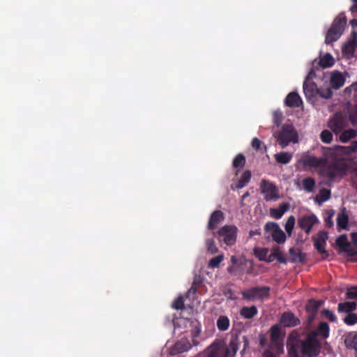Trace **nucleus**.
<instances>
[{
	"instance_id": "obj_13",
	"label": "nucleus",
	"mask_w": 357,
	"mask_h": 357,
	"mask_svg": "<svg viewBox=\"0 0 357 357\" xmlns=\"http://www.w3.org/2000/svg\"><path fill=\"white\" fill-rule=\"evenodd\" d=\"M328 125L334 132L338 133L345 128L346 119L341 114L336 113L329 121Z\"/></svg>"
},
{
	"instance_id": "obj_2",
	"label": "nucleus",
	"mask_w": 357,
	"mask_h": 357,
	"mask_svg": "<svg viewBox=\"0 0 357 357\" xmlns=\"http://www.w3.org/2000/svg\"><path fill=\"white\" fill-rule=\"evenodd\" d=\"M317 333L312 332L307 335L305 340L301 341V353L309 357H317L321 350V344L317 338Z\"/></svg>"
},
{
	"instance_id": "obj_3",
	"label": "nucleus",
	"mask_w": 357,
	"mask_h": 357,
	"mask_svg": "<svg viewBox=\"0 0 357 357\" xmlns=\"http://www.w3.org/2000/svg\"><path fill=\"white\" fill-rule=\"evenodd\" d=\"M218 344V357H235L241 341L238 335H232L228 345L223 349L220 340H216L211 344Z\"/></svg>"
},
{
	"instance_id": "obj_23",
	"label": "nucleus",
	"mask_w": 357,
	"mask_h": 357,
	"mask_svg": "<svg viewBox=\"0 0 357 357\" xmlns=\"http://www.w3.org/2000/svg\"><path fill=\"white\" fill-rule=\"evenodd\" d=\"M289 204L282 203L277 208H271V215L275 219H280L284 213L289 208Z\"/></svg>"
},
{
	"instance_id": "obj_53",
	"label": "nucleus",
	"mask_w": 357,
	"mask_h": 357,
	"mask_svg": "<svg viewBox=\"0 0 357 357\" xmlns=\"http://www.w3.org/2000/svg\"><path fill=\"white\" fill-rule=\"evenodd\" d=\"M280 228L279 225L273 222H268L265 225L264 229L267 232H271L272 234L275 233V231H277Z\"/></svg>"
},
{
	"instance_id": "obj_19",
	"label": "nucleus",
	"mask_w": 357,
	"mask_h": 357,
	"mask_svg": "<svg viewBox=\"0 0 357 357\" xmlns=\"http://www.w3.org/2000/svg\"><path fill=\"white\" fill-rule=\"evenodd\" d=\"M345 82V79L340 72H335L332 74L331 77V86L335 89H339L342 87Z\"/></svg>"
},
{
	"instance_id": "obj_64",
	"label": "nucleus",
	"mask_w": 357,
	"mask_h": 357,
	"mask_svg": "<svg viewBox=\"0 0 357 357\" xmlns=\"http://www.w3.org/2000/svg\"><path fill=\"white\" fill-rule=\"evenodd\" d=\"M351 239L354 244L357 245V233H353L351 234Z\"/></svg>"
},
{
	"instance_id": "obj_12",
	"label": "nucleus",
	"mask_w": 357,
	"mask_h": 357,
	"mask_svg": "<svg viewBox=\"0 0 357 357\" xmlns=\"http://www.w3.org/2000/svg\"><path fill=\"white\" fill-rule=\"evenodd\" d=\"M192 346L194 345L188 338H181L174 344L173 347L171 349L170 354L172 356L182 354L183 352L188 351L192 348Z\"/></svg>"
},
{
	"instance_id": "obj_18",
	"label": "nucleus",
	"mask_w": 357,
	"mask_h": 357,
	"mask_svg": "<svg viewBox=\"0 0 357 357\" xmlns=\"http://www.w3.org/2000/svg\"><path fill=\"white\" fill-rule=\"evenodd\" d=\"M318 87L317 84L312 82H305L303 83V92L306 98H314L317 96Z\"/></svg>"
},
{
	"instance_id": "obj_52",
	"label": "nucleus",
	"mask_w": 357,
	"mask_h": 357,
	"mask_svg": "<svg viewBox=\"0 0 357 357\" xmlns=\"http://www.w3.org/2000/svg\"><path fill=\"white\" fill-rule=\"evenodd\" d=\"M320 137L321 141L325 143H330L333 139V135L328 130H323L321 133Z\"/></svg>"
},
{
	"instance_id": "obj_55",
	"label": "nucleus",
	"mask_w": 357,
	"mask_h": 357,
	"mask_svg": "<svg viewBox=\"0 0 357 357\" xmlns=\"http://www.w3.org/2000/svg\"><path fill=\"white\" fill-rule=\"evenodd\" d=\"M322 314L331 322H335L337 319L335 314L329 310H324Z\"/></svg>"
},
{
	"instance_id": "obj_30",
	"label": "nucleus",
	"mask_w": 357,
	"mask_h": 357,
	"mask_svg": "<svg viewBox=\"0 0 357 357\" xmlns=\"http://www.w3.org/2000/svg\"><path fill=\"white\" fill-rule=\"evenodd\" d=\"M271 343L276 342L278 341L283 340V337H281L280 328L279 325H273L271 329Z\"/></svg>"
},
{
	"instance_id": "obj_48",
	"label": "nucleus",
	"mask_w": 357,
	"mask_h": 357,
	"mask_svg": "<svg viewBox=\"0 0 357 357\" xmlns=\"http://www.w3.org/2000/svg\"><path fill=\"white\" fill-rule=\"evenodd\" d=\"M344 322L348 326H353L357 323V314L351 312L344 319Z\"/></svg>"
},
{
	"instance_id": "obj_4",
	"label": "nucleus",
	"mask_w": 357,
	"mask_h": 357,
	"mask_svg": "<svg viewBox=\"0 0 357 357\" xmlns=\"http://www.w3.org/2000/svg\"><path fill=\"white\" fill-rule=\"evenodd\" d=\"M346 24L347 18L345 16L335 18L331 28L326 33L325 43L326 44H331L336 41L342 34Z\"/></svg>"
},
{
	"instance_id": "obj_24",
	"label": "nucleus",
	"mask_w": 357,
	"mask_h": 357,
	"mask_svg": "<svg viewBox=\"0 0 357 357\" xmlns=\"http://www.w3.org/2000/svg\"><path fill=\"white\" fill-rule=\"evenodd\" d=\"M356 303L354 302H343L340 303L337 306V311L339 313H351L356 310Z\"/></svg>"
},
{
	"instance_id": "obj_63",
	"label": "nucleus",
	"mask_w": 357,
	"mask_h": 357,
	"mask_svg": "<svg viewBox=\"0 0 357 357\" xmlns=\"http://www.w3.org/2000/svg\"><path fill=\"white\" fill-rule=\"evenodd\" d=\"M260 234H261L260 229L251 230L249 232L250 236H254L260 235Z\"/></svg>"
},
{
	"instance_id": "obj_17",
	"label": "nucleus",
	"mask_w": 357,
	"mask_h": 357,
	"mask_svg": "<svg viewBox=\"0 0 357 357\" xmlns=\"http://www.w3.org/2000/svg\"><path fill=\"white\" fill-rule=\"evenodd\" d=\"M302 102L301 97L296 92L289 93L284 100V104L289 107H298Z\"/></svg>"
},
{
	"instance_id": "obj_59",
	"label": "nucleus",
	"mask_w": 357,
	"mask_h": 357,
	"mask_svg": "<svg viewBox=\"0 0 357 357\" xmlns=\"http://www.w3.org/2000/svg\"><path fill=\"white\" fill-rule=\"evenodd\" d=\"M197 291V288L195 286V283L192 284L191 287L188 289L186 293V297L189 298L191 295L195 296Z\"/></svg>"
},
{
	"instance_id": "obj_29",
	"label": "nucleus",
	"mask_w": 357,
	"mask_h": 357,
	"mask_svg": "<svg viewBox=\"0 0 357 357\" xmlns=\"http://www.w3.org/2000/svg\"><path fill=\"white\" fill-rule=\"evenodd\" d=\"M354 38L346 43L343 47V52L347 54H353L357 47L356 33H352Z\"/></svg>"
},
{
	"instance_id": "obj_49",
	"label": "nucleus",
	"mask_w": 357,
	"mask_h": 357,
	"mask_svg": "<svg viewBox=\"0 0 357 357\" xmlns=\"http://www.w3.org/2000/svg\"><path fill=\"white\" fill-rule=\"evenodd\" d=\"M298 347L296 343H291L287 345L289 357H299Z\"/></svg>"
},
{
	"instance_id": "obj_45",
	"label": "nucleus",
	"mask_w": 357,
	"mask_h": 357,
	"mask_svg": "<svg viewBox=\"0 0 357 357\" xmlns=\"http://www.w3.org/2000/svg\"><path fill=\"white\" fill-rule=\"evenodd\" d=\"M224 259L223 255H220L216 257H213L209 260L208 262V267L211 268H218L220 265V264L222 262V261Z\"/></svg>"
},
{
	"instance_id": "obj_14",
	"label": "nucleus",
	"mask_w": 357,
	"mask_h": 357,
	"mask_svg": "<svg viewBox=\"0 0 357 357\" xmlns=\"http://www.w3.org/2000/svg\"><path fill=\"white\" fill-rule=\"evenodd\" d=\"M225 219L224 213L220 211L216 210L213 211L209 218L208 223V229L209 230H213L216 229L220 223H221Z\"/></svg>"
},
{
	"instance_id": "obj_7",
	"label": "nucleus",
	"mask_w": 357,
	"mask_h": 357,
	"mask_svg": "<svg viewBox=\"0 0 357 357\" xmlns=\"http://www.w3.org/2000/svg\"><path fill=\"white\" fill-rule=\"evenodd\" d=\"M231 265L227 268L228 272L233 275H242L245 273L244 267L247 268L246 273L251 274L252 271V261L245 260L238 263L235 256L231 257Z\"/></svg>"
},
{
	"instance_id": "obj_31",
	"label": "nucleus",
	"mask_w": 357,
	"mask_h": 357,
	"mask_svg": "<svg viewBox=\"0 0 357 357\" xmlns=\"http://www.w3.org/2000/svg\"><path fill=\"white\" fill-rule=\"evenodd\" d=\"M334 64V59L329 53L326 54L319 61V65L323 68H330Z\"/></svg>"
},
{
	"instance_id": "obj_37",
	"label": "nucleus",
	"mask_w": 357,
	"mask_h": 357,
	"mask_svg": "<svg viewBox=\"0 0 357 357\" xmlns=\"http://www.w3.org/2000/svg\"><path fill=\"white\" fill-rule=\"evenodd\" d=\"M321 303H322L320 301L311 299L307 304L306 309L308 312L316 313L318 311L319 308L321 307Z\"/></svg>"
},
{
	"instance_id": "obj_54",
	"label": "nucleus",
	"mask_w": 357,
	"mask_h": 357,
	"mask_svg": "<svg viewBox=\"0 0 357 357\" xmlns=\"http://www.w3.org/2000/svg\"><path fill=\"white\" fill-rule=\"evenodd\" d=\"M315 248L320 254H326L328 256V253L325 249L326 243H322V242L317 241L314 240V244Z\"/></svg>"
},
{
	"instance_id": "obj_58",
	"label": "nucleus",
	"mask_w": 357,
	"mask_h": 357,
	"mask_svg": "<svg viewBox=\"0 0 357 357\" xmlns=\"http://www.w3.org/2000/svg\"><path fill=\"white\" fill-rule=\"evenodd\" d=\"M347 149H348L349 153L357 152V139L356 141L352 142L350 146L347 147Z\"/></svg>"
},
{
	"instance_id": "obj_39",
	"label": "nucleus",
	"mask_w": 357,
	"mask_h": 357,
	"mask_svg": "<svg viewBox=\"0 0 357 357\" xmlns=\"http://www.w3.org/2000/svg\"><path fill=\"white\" fill-rule=\"evenodd\" d=\"M271 236L273 241L279 244L284 243L286 241V235L280 228L275 231V233L272 234Z\"/></svg>"
},
{
	"instance_id": "obj_57",
	"label": "nucleus",
	"mask_w": 357,
	"mask_h": 357,
	"mask_svg": "<svg viewBox=\"0 0 357 357\" xmlns=\"http://www.w3.org/2000/svg\"><path fill=\"white\" fill-rule=\"evenodd\" d=\"M328 238V234L324 231H319L317 238L315 239L317 241L322 242V243L326 244V240Z\"/></svg>"
},
{
	"instance_id": "obj_11",
	"label": "nucleus",
	"mask_w": 357,
	"mask_h": 357,
	"mask_svg": "<svg viewBox=\"0 0 357 357\" xmlns=\"http://www.w3.org/2000/svg\"><path fill=\"white\" fill-rule=\"evenodd\" d=\"M345 92L352 96L357 102V82L352 84L345 89ZM349 119L352 125L357 124V105L353 107L349 112Z\"/></svg>"
},
{
	"instance_id": "obj_28",
	"label": "nucleus",
	"mask_w": 357,
	"mask_h": 357,
	"mask_svg": "<svg viewBox=\"0 0 357 357\" xmlns=\"http://www.w3.org/2000/svg\"><path fill=\"white\" fill-rule=\"evenodd\" d=\"M293 157L292 153L289 152H280L275 155V159L277 162L282 165H287L290 162Z\"/></svg>"
},
{
	"instance_id": "obj_40",
	"label": "nucleus",
	"mask_w": 357,
	"mask_h": 357,
	"mask_svg": "<svg viewBox=\"0 0 357 357\" xmlns=\"http://www.w3.org/2000/svg\"><path fill=\"white\" fill-rule=\"evenodd\" d=\"M295 220H295L294 216L291 215L288 218V219L285 223L284 229H285L287 234L289 235V236H291L292 231L294 229V225H295Z\"/></svg>"
},
{
	"instance_id": "obj_42",
	"label": "nucleus",
	"mask_w": 357,
	"mask_h": 357,
	"mask_svg": "<svg viewBox=\"0 0 357 357\" xmlns=\"http://www.w3.org/2000/svg\"><path fill=\"white\" fill-rule=\"evenodd\" d=\"M201 326H195L191 331V334L192 337V343L194 346H197L199 344V342L196 340L200 335L201 333Z\"/></svg>"
},
{
	"instance_id": "obj_21",
	"label": "nucleus",
	"mask_w": 357,
	"mask_h": 357,
	"mask_svg": "<svg viewBox=\"0 0 357 357\" xmlns=\"http://www.w3.org/2000/svg\"><path fill=\"white\" fill-rule=\"evenodd\" d=\"M289 255L291 261L293 263L301 262L303 263L305 260V254L303 253L298 248H291L289 249Z\"/></svg>"
},
{
	"instance_id": "obj_41",
	"label": "nucleus",
	"mask_w": 357,
	"mask_h": 357,
	"mask_svg": "<svg viewBox=\"0 0 357 357\" xmlns=\"http://www.w3.org/2000/svg\"><path fill=\"white\" fill-rule=\"evenodd\" d=\"M317 96L326 99H328L332 97L333 91L330 87L318 88Z\"/></svg>"
},
{
	"instance_id": "obj_44",
	"label": "nucleus",
	"mask_w": 357,
	"mask_h": 357,
	"mask_svg": "<svg viewBox=\"0 0 357 357\" xmlns=\"http://www.w3.org/2000/svg\"><path fill=\"white\" fill-rule=\"evenodd\" d=\"M255 255L259 258L260 261H265L267 262V257L268 253V248H259L255 251Z\"/></svg>"
},
{
	"instance_id": "obj_43",
	"label": "nucleus",
	"mask_w": 357,
	"mask_h": 357,
	"mask_svg": "<svg viewBox=\"0 0 357 357\" xmlns=\"http://www.w3.org/2000/svg\"><path fill=\"white\" fill-rule=\"evenodd\" d=\"M218 344L216 343L215 344H211L205 351V355L206 357H218Z\"/></svg>"
},
{
	"instance_id": "obj_8",
	"label": "nucleus",
	"mask_w": 357,
	"mask_h": 357,
	"mask_svg": "<svg viewBox=\"0 0 357 357\" xmlns=\"http://www.w3.org/2000/svg\"><path fill=\"white\" fill-rule=\"evenodd\" d=\"M270 290V287L266 286L255 287L243 291L242 296L244 299L249 301H254L255 299L263 300L269 296Z\"/></svg>"
},
{
	"instance_id": "obj_60",
	"label": "nucleus",
	"mask_w": 357,
	"mask_h": 357,
	"mask_svg": "<svg viewBox=\"0 0 357 357\" xmlns=\"http://www.w3.org/2000/svg\"><path fill=\"white\" fill-rule=\"evenodd\" d=\"M334 215V211H332L331 214H329L326 218H325V223L326 226L328 227H331L333 225V222L332 220L333 216Z\"/></svg>"
},
{
	"instance_id": "obj_47",
	"label": "nucleus",
	"mask_w": 357,
	"mask_h": 357,
	"mask_svg": "<svg viewBox=\"0 0 357 357\" xmlns=\"http://www.w3.org/2000/svg\"><path fill=\"white\" fill-rule=\"evenodd\" d=\"M206 245L207 248V251L211 254H215L216 252H218V248H217L213 239H207L206 241Z\"/></svg>"
},
{
	"instance_id": "obj_36",
	"label": "nucleus",
	"mask_w": 357,
	"mask_h": 357,
	"mask_svg": "<svg viewBox=\"0 0 357 357\" xmlns=\"http://www.w3.org/2000/svg\"><path fill=\"white\" fill-rule=\"evenodd\" d=\"M330 197V190H328L326 188H322L319 192V195L316 197L315 200L318 203H322L329 199Z\"/></svg>"
},
{
	"instance_id": "obj_50",
	"label": "nucleus",
	"mask_w": 357,
	"mask_h": 357,
	"mask_svg": "<svg viewBox=\"0 0 357 357\" xmlns=\"http://www.w3.org/2000/svg\"><path fill=\"white\" fill-rule=\"evenodd\" d=\"M346 298L347 299L357 300V285L348 288L346 292Z\"/></svg>"
},
{
	"instance_id": "obj_1",
	"label": "nucleus",
	"mask_w": 357,
	"mask_h": 357,
	"mask_svg": "<svg viewBox=\"0 0 357 357\" xmlns=\"http://www.w3.org/2000/svg\"><path fill=\"white\" fill-rule=\"evenodd\" d=\"M299 162L305 168L319 167V175L328 181L337 177H342L348 170L347 162L338 155L335 150L331 148H323L321 158L309 154L303 155Z\"/></svg>"
},
{
	"instance_id": "obj_5",
	"label": "nucleus",
	"mask_w": 357,
	"mask_h": 357,
	"mask_svg": "<svg viewBox=\"0 0 357 357\" xmlns=\"http://www.w3.org/2000/svg\"><path fill=\"white\" fill-rule=\"evenodd\" d=\"M277 139L280 146L282 148H285L291 142L296 143L298 142V134L293 126L283 125L278 133Z\"/></svg>"
},
{
	"instance_id": "obj_61",
	"label": "nucleus",
	"mask_w": 357,
	"mask_h": 357,
	"mask_svg": "<svg viewBox=\"0 0 357 357\" xmlns=\"http://www.w3.org/2000/svg\"><path fill=\"white\" fill-rule=\"evenodd\" d=\"M353 5L350 8V11L352 13H357V0H351Z\"/></svg>"
},
{
	"instance_id": "obj_10",
	"label": "nucleus",
	"mask_w": 357,
	"mask_h": 357,
	"mask_svg": "<svg viewBox=\"0 0 357 357\" xmlns=\"http://www.w3.org/2000/svg\"><path fill=\"white\" fill-rule=\"evenodd\" d=\"M318 222V218L313 213L305 215L301 217L298 220L299 227L304 230L306 234H309L313 226Z\"/></svg>"
},
{
	"instance_id": "obj_35",
	"label": "nucleus",
	"mask_w": 357,
	"mask_h": 357,
	"mask_svg": "<svg viewBox=\"0 0 357 357\" xmlns=\"http://www.w3.org/2000/svg\"><path fill=\"white\" fill-rule=\"evenodd\" d=\"M317 335H321L323 337L326 338L329 335V326L326 322H321L317 328V331H314Z\"/></svg>"
},
{
	"instance_id": "obj_15",
	"label": "nucleus",
	"mask_w": 357,
	"mask_h": 357,
	"mask_svg": "<svg viewBox=\"0 0 357 357\" xmlns=\"http://www.w3.org/2000/svg\"><path fill=\"white\" fill-rule=\"evenodd\" d=\"M280 324L284 327H294L297 326L300 321L291 312H284L280 319Z\"/></svg>"
},
{
	"instance_id": "obj_26",
	"label": "nucleus",
	"mask_w": 357,
	"mask_h": 357,
	"mask_svg": "<svg viewBox=\"0 0 357 357\" xmlns=\"http://www.w3.org/2000/svg\"><path fill=\"white\" fill-rule=\"evenodd\" d=\"M258 310L256 306L243 307L240 311V314L245 319H252L256 316Z\"/></svg>"
},
{
	"instance_id": "obj_56",
	"label": "nucleus",
	"mask_w": 357,
	"mask_h": 357,
	"mask_svg": "<svg viewBox=\"0 0 357 357\" xmlns=\"http://www.w3.org/2000/svg\"><path fill=\"white\" fill-rule=\"evenodd\" d=\"M271 344V347L276 349L278 354H280L283 352V351H284L283 350V347H284L283 340L278 341L276 342H273Z\"/></svg>"
},
{
	"instance_id": "obj_6",
	"label": "nucleus",
	"mask_w": 357,
	"mask_h": 357,
	"mask_svg": "<svg viewBox=\"0 0 357 357\" xmlns=\"http://www.w3.org/2000/svg\"><path fill=\"white\" fill-rule=\"evenodd\" d=\"M238 229L234 225H225L216 233V237L220 242L227 245H232L236 241Z\"/></svg>"
},
{
	"instance_id": "obj_34",
	"label": "nucleus",
	"mask_w": 357,
	"mask_h": 357,
	"mask_svg": "<svg viewBox=\"0 0 357 357\" xmlns=\"http://www.w3.org/2000/svg\"><path fill=\"white\" fill-rule=\"evenodd\" d=\"M246 162L245 157L243 153H238L234 158L232 166L234 168H243Z\"/></svg>"
},
{
	"instance_id": "obj_62",
	"label": "nucleus",
	"mask_w": 357,
	"mask_h": 357,
	"mask_svg": "<svg viewBox=\"0 0 357 357\" xmlns=\"http://www.w3.org/2000/svg\"><path fill=\"white\" fill-rule=\"evenodd\" d=\"M263 357H276V356L272 351L266 350L264 352Z\"/></svg>"
},
{
	"instance_id": "obj_20",
	"label": "nucleus",
	"mask_w": 357,
	"mask_h": 357,
	"mask_svg": "<svg viewBox=\"0 0 357 357\" xmlns=\"http://www.w3.org/2000/svg\"><path fill=\"white\" fill-rule=\"evenodd\" d=\"M336 244L342 251L347 252L351 255H354V253L349 250L350 243L348 242L347 236L346 234L340 235L336 239Z\"/></svg>"
},
{
	"instance_id": "obj_32",
	"label": "nucleus",
	"mask_w": 357,
	"mask_h": 357,
	"mask_svg": "<svg viewBox=\"0 0 357 357\" xmlns=\"http://www.w3.org/2000/svg\"><path fill=\"white\" fill-rule=\"evenodd\" d=\"M357 136V130L349 129L342 132L340 139L342 142H347L350 139L355 138Z\"/></svg>"
},
{
	"instance_id": "obj_25",
	"label": "nucleus",
	"mask_w": 357,
	"mask_h": 357,
	"mask_svg": "<svg viewBox=\"0 0 357 357\" xmlns=\"http://www.w3.org/2000/svg\"><path fill=\"white\" fill-rule=\"evenodd\" d=\"M349 222L348 215L345 212V208H343L337 214V225L342 229H347Z\"/></svg>"
},
{
	"instance_id": "obj_33",
	"label": "nucleus",
	"mask_w": 357,
	"mask_h": 357,
	"mask_svg": "<svg viewBox=\"0 0 357 357\" xmlns=\"http://www.w3.org/2000/svg\"><path fill=\"white\" fill-rule=\"evenodd\" d=\"M251 178V172L249 170L245 171L236 184V188L238 189L243 188L246 184L250 181Z\"/></svg>"
},
{
	"instance_id": "obj_22",
	"label": "nucleus",
	"mask_w": 357,
	"mask_h": 357,
	"mask_svg": "<svg viewBox=\"0 0 357 357\" xmlns=\"http://www.w3.org/2000/svg\"><path fill=\"white\" fill-rule=\"evenodd\" d=\"M344 344L347 349H354L357 354V333L355 332L349 333L346 335Z\"/></svg>"
},
{
	"instance_id": "obj_16",
	"label": "nucleus",
	"mask_w": 357,
	"mask_h": 357,
	"mask_svg": "<svg viewBox=\"0 0 357 357\" xmlns=\"http://www.w3.org/2000/svg\"><path fill=\"white\" fill-rule=\"evenodd\" d=\"M275 259L281 264L287 263L284 255L280 251L278 247H275L272 249L271 254L267 257V262L270 263Z\"/></svg>"
},
{
	"instance_id": "obj_27",
	"label": "nucleus",
	"mask_w": 357,
	"mask_h": 357,
	"mask_svg": "<svg viewBox=\"0 0 357 357\" xmlns=\"http://www.w3.org/2000/svg\"><path fill=\"white\" fill-rule=\"evenodd\" d=\"M217 328L220 331H226L230 326V320L225 315H220L216 321Z\"/></svg>"
},
{
	"instance_id": "obj_38",
	"label": "nucleus",
	"mask_w": 357,
	"mask_h": 357,
	"mask_svg": "<svg viewBox=\"0 0 357 357\" xmlns=\"http://www.w3.org/2000/svg\"><path fill=\"white\" fill-rule=\"evenodd\" d=\"M303 188L307 192H312L315 187V180L313 178L307 177L303 180Z\"/></svg>"
},
{
	"instance_id": "obj_46",
	"label": "nucleus",
	"mask_w": 357,
	"mask_h": 357,
	"mask_svg": "<svg viewBox=\"0 0 357 357\" xmlns=\"http://www.w3.org/2000/svg\"><path fill=\"white\" fill-rule=\"evenodd\" d=\"M252 147L257 151H261L263 149L266 150V147L264 142H261L257 137H255L252 140Z\"/></svg>"
},
{
	"instance_id": "obj_9",
	"label": "nucleus",
	"mask_w": 357,
	"mask_h": 357,
	"mask_svg": "<svg viewBox=\"0 0 357 357\" xmlns=\"http://www.w3.org/2000/svg\"><path fill=\"white\" fill-rule=\"evenodd\" d=\"M261 192L264 195L266 201H271L279 198L278 190L272 183L263 179L260 183Z\"/></svg>"
},
{
	"instance_id": "obj_51",
	"label": "nucleus",
	"mask_w": 357,
	"mask_h": 357,
	"mask_svg": "<svg viewBox=\"0 0 357 357\" xmlns=\"http://www.w3.org/2000/svg\"><path fill=\"white\" fill-rule=\"evenodd\" d=\"M172 307L176 310H183L185 308L184 306V299L182 296H178L172 303Z\"/></svg>"
}]
</instances>
